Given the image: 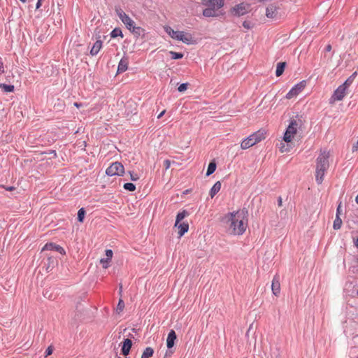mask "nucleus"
I'll list each match as a JSON object with an SVG mask.
<instances>
[{
	"label": "nucleus",
	"mask_w": 358,
	"mask_h": 358,
	"mask_svg": "<svg viewBox=\"0 0 358 358\" xmlns=\"http://www.w3.org/2000/svg\"><path fill=\"white\" fill-rule=\"evenodd\" d=\"M225 219L227 220V231L230 234L241 235L245 232L247 224L245 222L243 212L230 213Z\"/></svg>",
	"instance_id": "obj_1"
},
{
	"label": "nucleus",
	"mask_w": 358,
	"mask_h": 358,
	"mask_svg": "<svg viewBox=\"0 0 358 358\" xmlns=\"http://www.w3.org/2000/svg\"><path fill=\"white\" fill-rule=\"evenodd\" d=\"M329 152L323 150L320 152L316 159L315 180L319 185L323 182L324 173L329 169Z\"/></svg>",
	"instance_id": "obj_2"
},
{
	"label": "nucleus",
	"mask_w": 358,
	"mask_h": 358,
	"mask_svg": "<svg viewBox=\"0 0 358 358\" xmlns=\"http://www.w3.org/2000/svg\"><path fill=\"white\" fill-rule=\"evenodd\" d=\"M224 4V0H201V5L206 7L202 14L206 17H217V10L222 8Z\"/></svg>",
	"instance_id": "obj_3"
},
{
	"label": "nucleus",
	"mask_w": 358,
	"mask_h": 358,
	"mask_svg": "<svg viewBox=\"0 0 358 358\" xmlns=\"http://www.w3.org/2000/svg\"><path fill=\"white\" fill-rule=\"evenodd\" d=\"M164 29L165 32L173 39L182 41L187 45L193 43L194 40L191 34L182 31H174L169 26H165Z\"/></svg>",
	"instance_id": "obj_4"
},
{
	"label": "nucleus",
	"mask_w": 358,
	"mask_h": 358,
	"mask_svg": "<svg viewBox=\"0 0 358 358\" xmlns=\"http://www.w3.org/2000/svg\"><path fill=\"white\" fill-rule=\"evenodd\" d=\"M124 173V166L118 162L112 163L106 170V173L108 176H123Z\"/></svg>",
	"instance_id": "obj_5"
},
{
	"label": "nucleus",
	"mask_w": 358,
	"mask_h": 358,
	"mask_svg": "<svg viewBox=\"0 0 358 358\" xmlns=\"http://www.w3.org/2000/svg\"><path fill=\"white\" fill-rule=\"evenodd\" d=\"M297 127H298V123L296 120H292L284 134L283 140L289 143L292 141L294 135L297 131Z\"/></svg>",
	"instance_id": "obj_6"
},
{
	"label": "nucleus",
	"mask_w": 358,
	"mask_h": 358,
	"mask_svg": "<svg viewBox=\"0 0 358 358\" xmlns=\"http://www.w3.org/2000/svg\"><path fill=\"white\" fill-rule=\"evenodd\" d=\"M306 85V80H302L294 85L286 94V98L290 99L296 96L305 88Z\"/></svg>",
	"instance_id": "obj_7"
},
{
	"label": "nucleus",
	"mask_w": 358,
	"mask_h": 358,
	"mask_svg": "<svg viewBox=\"0 0 358 358\" xmlns=\"http://www.w3.org/2000/svg\"><path fill=\"white\" fill-rule=\"evenodd\" d=\"M117 15L119 18L123 22V24L126 26V27L129 30H131V27L134 26L135 22L128 15H127L122 9L116 10Z\"/></svg>",
	"instance_id": "obj_8"
},
{
	"label": "nucleus",
	"mask_w": 358,
	"mask_h": 358,
	"mask_svg": "<svg viewBox=\"0 0 358 358\" xmlns=\"http://www.w3.org/2000/svg\"><path fill=\"white\" fill-rule=\"evenodd\" d=\"M347 89L341 85L334 92L332 96L329 99L330 103H334L335 101H341L346 95Z\"/></svg>",
	"instance_id": "obj_9"
},
{
	"label": "nucleus",
	"mask_w": 358,
	"mask_h": 358,
	"mask_svg": "<svg viewBox=\"0 0 358 358\" xmlns=\"http://www.w3.org/2000/svg\"><path fill=\"white\" fill-rule=\"evenodd\" d=\"M248 6L244 3H241L239 4L236 5L232 8V13L237 16H241L248 13Z\"/></svg>",
	"instance_id": "obj_10"
},
{
	"label": "nucleus",
	"mask_w": 358,
	"mask_h": 358,
	"mask_svg": "<svg viewBox=\"0 0 358 358\" xmlns=\"http://www.w3.org/2000/svg\"><path fill=\"white\" fill-rule=\"evenodd\" d=\"M42 250H54L57 251L59 253L64 255L65 254V251L62 247L59 245H57L54 243H48L43 248Z\"/></svg>",
	"instance_id": "obj_11"
},
{
	"label": "nucleus",
	"mask_w": 358,
	"mask_h": 358,
	"mask_svg": "<svg viewBox=\"0 0 358 358\" xmlns=\"http://www.w3.org/2000/svg\"><path fill=\"white\" fill-rule=\"evenodd\" d=\"M177 338L176 334L174 330L171 329L169 334L166 338V346L169 349H171L174 346L175 341Z\"/></svg>",
	"instance_id": "obj_12"
},
{
	"label": "nucleus",
	"mask_w": 358,
	"mask_h": 358,
	"mask_svg": "<svg viewBox=\"0 0 358 358\" xmlns=\"http://www.w3.org/2000/svg\"><path fill=\"white\" fill-rule=\"evenodd\" d=\"M128 64H129V59L127 57H123L119 64H118V66H117V73H123L124 71H126L128 69Z\"/></svg>",
	"instance_id": "obj_13"
},
{
	"label": "nucleus",
	"mask_w": 358,
	"mask_h": 358,
	"mask_svg": "<svg viewBox=\"0 0 358 358\" xmlns=\"http://www.w3.org/2000/svg\"><path fill=\"white\" fill-rule=\"evenodd\" d=\"M271 289L272 292L275 296H278L280 294V284L279 278L277 276H275L272 281L271 285Z\"/></svg>",
	"instance_id": "obj_14"
},
{
	"label": "nucleus",
	"mask_w": 358,
	"mask_h": 358,
	"mask_svg": "<svg viewBox=\"0 0 358 358\" xmlns=\"http://www.w3.org/2000/svg\"><path fill=\"white\" fill-rule=\"evenodd\" d=\"M132 346V341L129 338H125L122 343V352L123 355L127 356L129 355L131 348Z\"/></svg>",
	"instance_id": "obj_15"
},
{
	"label": "nucleus",
	"mask_w": 358,
	"mask_h": 358,
	"mask_svg": "<svg viewBox=\"0 0 358 358\" xmlns=\"http://www.w3.org/2000/svg\"><path fill=\"white\" fill-rule=\"evenodd\" d=\"M255 144V141H254L251 136H249L241 142V147L242 149L245 150L253 146Z\"/></svg>",
	"instance_id": "obj_16"
},
{
	"label": "nucleus",
	"mask_w": 358,
	"mask_h": 358,
	"mask_svg": "<svg viewBox=\"0 0 358 358\" xmlns=\"http://www.w3.org/2000/svg\"><path fill=\"white\" fill-rule=\"evenodd\" d=\"M175 227H178L179 229L178 234L180 237L182 236L189 229V224L186 222H179L178 224L175 225Z\"/></svg>",
	"instance_id": "obj_17"
},
{
	"label": "nucleus",
	"mask_w": 358,
	"mask_h": 358,
	"mask_svg": "<svg viewBox=\"0 0 358 358\" xmlns=\"http://www.w3.org/2000/svg\"><path fill=\"white\" fill-rule=\"evenodd\" d=\"M102 47V41L101 40H97L93 45L91 50L90 54L91 55H96L100 51L101 48Z\"/></svg>",
	"instance_id": "obj_18"
},
{
	"label": "nucleus",
	"mask_w": 358,
	"mask_h": 358,
	"mask_svg": "<svg viewBox=\"0 0 358 358\" xmlns=\"http://www.w3.org/2000/svg\"><path fill=\"white\" fill-rule=\"evenodd\" d=\"M277 8L275 5H269L266 10V15L268 18H273L275 16Z\"/></svg>",
	"instance_id": "obj_19"
},
{
	"label": "nucleus",
	"mask_w": 358,
	"mask_h": 358,
	"mask_svg": "<svg viewBox=\"0 0 358 358\" xmlns=\"http://www.w3.org/2000/svg\"><path fill=\"white\" fill-rule=\"evenodd\" d=\"M221 189V182L220 181L216 182L214 185L211 187L210 190V196L211 198H213L215 194L220 190Z\"/></svg>",
	"instance_id": "obj_20"
},
{
	"label": "nucleus",
	"mask_w": 358,
	"mask_h": 358,
	"mask_svg": "<svg viewBox=\"0 0 358 358\" xmlns=\"http://www.w3.org/2000/svg\"><path fill=\"white\" fill-rule=\"evenodd\" d=\"M250 136L254 141H255V143H257L265 138V134L260 131H258Z\"/></svg>",
	"instance_id": "obj_21"
},
{
	"label": "nucleus",
	"mask_w": 358,
	"mask_h": 358,
	"mask_svg": "<svg viewBox=\"0 0 358 358\" xmlns=\"http://www.w3.org/2000/svg\"><path fill=\"white\" fill-rule=\"evenodd\" d=\"M285 66H286L285 62H279L277 64L276 71H275L276 76H278V77L280 76L283 73Z\"/></svg>",
	"instance_id": "obj_22"
},
{
	"label": "nucleus",
	"mask_w": 358,
	"mask_h": 358,
	"mask_svg": "<svg viewBox=\"0 0 358 358\" xmlns=\"http://www.w3.org/2000/svg\"><path fill=\"white\" fill-rule=\"evenodd\" d=\"M132 34H134L136 36H140L141 35H143L144 30L140 27L133 26L131 27V30H129Z\"/></svg>",
	"instance_id": "obj_23"
},
{
	"label": "nucleus",
	"mask_w": 358,
	"mask_h": 358,
	"mask_svg": "<svg viewBox=\"0 0 358 358\" xmlns=\"http://www.w3.org/2000/svg\"><path fill=\"white\" fill-rule=\"evenodd\" d=\"M216 166H216V163H215V161L210 162L209 163V164H208L206 176H209L211 174H213L215 172V169H216Z\"/></svg>",
	"instance_id": "obj_24"
},
{
	"label": "nucleus",
	"mask_w": 358,
	"mask_h": 358,
	"mask_svg": "<svg viewBox=\"0 0 358 358\" xmlns=\"http://www.w3.org/2000/svg\"><path fill=\"white\" fill-rule=\"evenodd\" d=\"M153 354H154L153 349L150 347H147L143 352V354H142L141 358H150L153 355Z\"/></svg>",
	"instance_id": "obj_25"
},
{
	"label": "nucleus",
	"mask_w": 358,
	"mask_h": 358,
	"mask_svg": "<svg viewBox=\"0 0 358 358\" xmlns=\"http://www.w3.org/2000/svg\"><path fill=\"white\" fill-rule=\"evenodd\" d=\"M187 212L185 210L181 212H179L176 216L175 225H178V223L180 222V221L182 220L187 215Z\"/></svg>",
	"instance_id": "obj_26"
},
{
	"label": "nucleus",
	"mask_w": 358,
	"mask_h": 358,
	"mask_svg": "<svg viewBox=\"0 0 358 358\" xmlns=\"http://www.w3.org/2000/svg\"><path fill=\"white\" fill-rule=\"evenodd\" d=\"M342 225V220L341 219L340 216L338 215H336V218L334 221L333 224V228L336 230H338L341 229Z\"/></svg>",
	"instance_id": "obj_27"
},
{
	"label": "nucleus",
	"mask_w": 358,
	"mask_h": 358,
	"mask_svg": "<svg viewBox=\"0 0 358 358\" xmlns=\"http://www.w3.org/2000/svg\"><path fill=\"white\" fill-rule=\"evenodd\" d=\"M0 88L6 92H12L14 90V86L12 85H7L5 83L0 84Z\"/></svg>",
	"instance_id": "obj_28"
},
{
	"label": "nucleus",
	"mask_w": 358,
	"mask_h": 358,
	"mask_svg": "<svg viewBox=\"0 0 358 358\" xmlns=\"http://www.w3.org/2000/svg\"><path fill=\"white\" fill-rule=\"evenodd\" d=\"M110 37L111 38H116L117 36L123 37L122 31L119 28H115L111 32H110Z\"/></svg>",
	"instance_id": "obj_29"
},
{
	"label": "nucleus",
	"mask_w": 358,
	"mask_h": 358,
	"mask_svg": "<svg viewBox=\"0 0 358 358\" xmlns=\"http://www.w3.org/2000/svg\"><path fill=\"white\" fill-rule=\"evenodd\" d=\"M169 55H171L172 59H179L183 57V54L181 52L169 51Z\"/></svg>",
	"instance_id": "obj_30"
},
{
	"label": "nucleus",
	"mask_w": 358,
	"mask_h": 358,
	"mask_svg": "<svg viewBox=\"0 0 358 358\" xmlns=\"http://www.w3.org/2000/svg\"><path fill=\"white\" fill-rule=\"evenodd\" d=\"M123 187L124 189L129 192H134L136 189V185L131 182H127L124 184Z\"/></svg>",
	"instance_id": "obj_31"
},
{
	"label": "nucleus",
	"mask_w": 358,
	"mask_h": 358,
	"mask_svg": "<svg viewBox=\"0 0 358 358\" xmlns=\"http://www.w3.org/2000/svg\"><path fill=\"white\" fill-rule=\"evenodd\" d=\"M85 210L83 208H81L78 210V222H83V220H84V217H85Z\"/></svg>",
	"instance_id": "obj_32"
},
{
	"label": "nucleus",
	"mask_w": 358,
	"mask_h": 358,
	"mask_svg": "<svg viewBox=\"0 0 358 358\" xmlns=\"http://www.w3.org/2000/svg\"><path fill=\"white\" fill-rule=\"evenodd\" d=\"M110 262V259H109V258H102L100 260V262L103 268H107L109 266Z\"/></svg>",
	"instance_id": "obj_33"
},
{
	"label": "nucleus",
	"mask_w": 358,
	"mask_h": 358,
	"mask_svg": "<svg viewBox=\"0 0 358 358\" xmlns=\"http://www.w3.org/2000/svg\"><path fill=\"white\" fill-rule=\"evenodd\" d=\"M124 308V303L123 300L120 299L117 306V311L120 313L123 310Z\"/></svg>",
	"instance_id": "obj_34"
},
{
	"label": "nucleus",
	"mask_w": 358,
	"mask_h": 358,
	"mask_svg": "<svg viewBox=\"0 0 358 358\" xmlns=\"http://www.w3.org/2000/svg\"><path fill=\"white\" fill-rule=\"evenodd\" d=\"M187 87H188V83H182L180 84L178 87V92H185L187 89Z\"/></svg>",
	"instance_id": "obj_35"
},
{
	"label": "nucleus",
	"mask_w": 358,
	"mask_h": 358,
	"mask_svg": "<svg viewBox=\"0 0 358 358\" xmlns=\"http://www.w3.org/2000/svg\"><path fill=\"white\" fill-rule=\"evenodd\" d=\"M53 350L54 347L52 345L48 346L45 352V357H47L48 356L52 355Z\"/></svg>",
	"instance_id": "obj_36"
},
{
	"label": "nucleus",
	"mask_w": 358,
	"mask_h": 358,
	"mask_svg": "<svg viewBox=\"0 0 358 358\" xmlns=\"http://www.w3.org/2000/svg\"><path fill=\"white\" fill-rule=\"evenodd\" d=\"M352 79H350V78H348L341 85L345 87V89H348L350 85L352 83Z\"/></svg>",
	"instance_id": "obj_37"
},
{
	"label": "nucleus",
	"mask_w": 358,
	"mask_h": 358,
	"mask_svg": "<svg viewBox=\"0 0 358 358\" xmlns=\"http://www.w3.org/2000/svg\"><path fill=\"white\" fill-rule=\"evenodd\" d=\"M113 251L112 250L110 249H107L106 250V258H109V259H111L112 257H113Z\"/></svg>",
	"instance_id": "obj_38"
},
{
	"label": "nucleus",
	"mask_w": 358,
	"mask_h": 358,
	"mask_svg": "<svg viewBox=\"0 0 358 358\" xmlns=\"http://www.w3.org/2000/svg\"><path fill=\"white\" fill-rule=\"evenodd\" d=\"M129 174L131 176V180L133 181H136L138 179V176L137 174H134V173L129 171Z\"/></svg>",
	"instance_id": "obj_39"
},
{
	"label": "nucleus",
	"mask_w": 358,
	"mask_h": 358,
	"mask_svg": "<svg viewBox=\"0 0 358 358\" xmlns=\"http://www.w3.org/2000/svg\"><path fill=\"white\" fill-rule=\"evenodd\" d=\"M4 71H5V70H4L3 63L1 60V59L0 58V75L3 73Z\"/></svg>",
	"instance_id": "obj_40"
},
{
	"label": "nucleus",
	"mask_w": 358,
	"mask_h": 358,
	"mask_svg": "<svg viewBox=\"0 0 358 358\" xmlns=\"http://www.w3.org/2000/svg\"><path fill=\"white\" fill-rule=\"evenodd\" d=\"M243 26L244 28L247 29H249L251 28V26H250V22H248V21H244L243 23Z\"/></svg>",
	"instance_id": "obj_41"
},
{
	"label": "nucleus",
	"mask_w": 358,
	"mask_h": 358,
	"mask_svg": "<svg viewBox=\"0 0 358 358\" xmlns=\"http://www.w3.org/2000/svg\"><path fill=\"white\" fill-rule=\"evenodd\" d=\"M164 166H165L166 169H169L170 168V166H171V162H170L169 159H166V160L164 162Z\"/></svg>",
	"instance_id": "obj_42"
},
{
	"label": "nucleus",
	"mask_w": 358,
	"mask_h": 358,
	"mask_svg": "<svg viewBox=\"0 0 358 358\" xmlns=\"http://www.w3.org/2000/svg\"><path fill=\"white\" fill-rule=\"evenodd\" d=\"M352 152H356L358 150V139H357V141L356 142V143H355L352 146Z\"/></svg>",
	"instance_id": "obj_43"
},
{
	"label": "nucleus",
	"mask_w": 358,
	"mask_h": 358,
	"mask_svg": "<svg viewBox=\"0 0 358 358\" xmlns=\"http://www.w3.org/2000/svg\"><path fill=\"white\" fill-rule=\"evenodd\" d=\"M43 0H38L37 1V3H36V9H38L41 6V4H42V1Z\"/></svg>",
	"instance_id": "obj_44"
},
{
	"label": "nucleus",
	"mask_w": 358,
	"mask_h": 358,
	"mask_svg": "<svg viewBox=\"0 0 358 358\" xmlns=\"http://www.w3.org/2000/svg\"><path fill=\"white\" fill-rule=\"evenodd\" d=\"M282 204V197L281 196H279L278 198V206H281Z\"/></svg>",
	"instance_id": "obj_45"
},
{
	"label": "nucleus",
	"mask_w": 358,
	"mask_h": 358,
	"mask_svg": "<svg viewBox=\"0 0 358 358\" xmlns=\"http://www.w3.org/2000/svg\"><path fill=\"white\" fill-rule=\"evenodd\" d=\"M331 50V45L330 44H328L326 47H325V51L326 52H330Z\"/></svg>",
	"instance_id": "obj_46"
},
{
	"label": "nucleus",
	"mask_w": 358,
	"mask_h": 358,
	"mask_svg": "<svg viewBox=\"0 0 358 358\" xmlns=\"http://www.w3.org/2000/svg\"><path fill=\"white\" fill-rule=\"evenodd\" d=\"M5 189L7 191H13L15 189V187L13 186H8L5 187Z\"/></svg>",
	"instance_id": "obj_47"
},
{
	"label": "nucleus",
	"mask_w": 358,
	"mask_h": 358,
	"mask_svg": "<svg viewBox=\"0 0 358 358\" xmlns=\"http://www.w3.org/2000/svg\"><path fill=\"white\" fill-rule=\"evenodd\" d=\"M341 214V203L338 205L336 209V215L340 216Z\"/></svg>",
	"instance_id": "obj_48"
},
{
	"label": "nucleus",
	"mask_w": 358,
	"mask_h": 358,
	"mask_svg": "<svg viewBox=\"0 0 358 358\" xmlns=\"http://www.w3.org/2000/svg\"><path fill=\"white\" fill-rule=\"evenodd\" d=\"M357 76V72L353 73L349 78L353 81Z\"/></svg>",
	"instance_id": "obj_49"
},
{
	"label": "nucleus",
	"mask_w": 358,
	"mask_h": 358,
	"mask_svg": "<svg viewBox=\"0 0 358 358\" xmlns=\"http://www.w3.org/2000/svg\"><path fill=\"white\" fill-rule=\"evenodd\" d=\"M165 113V110H163L158 116H157V118L158 119H160L164 114Z\"/></svg>",
	"instance_id": "obj_50"
},
{
	"label": "nucleus",
	"mask_w": 358,
	"mask_h": 358,
	"mask_svg": "<svg viewBox=\"0 0 358 358\" xmlns=\"http://www.w3.org/2000/svg\"><path fill=\"white\" fill-rule=\"evenodd\" d=\"M355 245L358 248V237L357 238V239L355 241Z\"/></svg>",
	"instance_id": "obj_51"
},
{
	"label": "nucleus",
	"mask_w": 358,
	"mask_h": 358,
	"mask_svg": "<svg viewBox=\"0 0 358 358\" xmlns=\"http://www.w3.org/2000/svg\"><path fill=\"white\" fill-rule=\"evenodd\" d=\"M74 106H75L76 107H77V108H79V107L81 106V104L76 102V103H74Z\"/></svg>",
	"instance_id": "obj_52"
},
{
	"label": "nucleus",
	"mask_w": 358,
	"mask_h": 358,
	"mask_svg": "<svg viewBox=\"0 0 358 358\" xmlns=\"http://www.w3.org/2000/svg\"><path fill=\"white\" fill-rule=\"evenodd\" d=\"M355 202L358 204V194L355 197Z\"/></svg>",
	"instance_id": "obj_53"
},
{
	"label": "nucleus",
	"mask_w": 358,
	"mask_h": 358,
	"mask_svg": "<svg viewBox=\"0 0 358 358\" xmlns=\"http://www.w3.org/2000/svg\"><path fill=\"white\" fill-rule=\"evenodd\" d=\"M20 1H22V3H25L27 1V0H20Z\"/></svg>",
	"instance_id": "obj_54"
},
{
	"label": "nucleus",
	"mask_w": 358,
	"mask_h": 358,
	"mask_svg": "<svg viewBox=\"0 0 358 358\" xmlns=\"http://www.w3.org/2000/svg\"><path fill=\"white\" fill-rule=\"evenodd\" d=\"M52 153H54V155H56V152L55 150L52 151Z\"/></svg>",
	"instance_id": "obj_55"
},
{
	"label": "nucleus",
	"mask_w": 358,
	"mask_h": 358,
	"mask_svg": "<svg viewBox=\"0 0 358 358\" xmlns=\"http://www.w3.org/2000/svg\"><path fill=\"white\" fill-rule=\"evenodd\" d=\"M260 2L264 1L265 0H258Z\"/></svg>",
	"instance_id": "obj_56"
},
{
	"label": "nucleus",
	"mask_w": 358,
	"mask_h": 358,
	"mask_svg": "<svg viewBox=\"0 0 358 358\" xmlns=\"http://www.w3.org/2000/svg\"><path fill=\"white\" fill-rule=\"evenodd\" d=\"M356 358H358V357H356Z\"/></svg>",
	"instance_id": "obj_57"
}]
</instances>
